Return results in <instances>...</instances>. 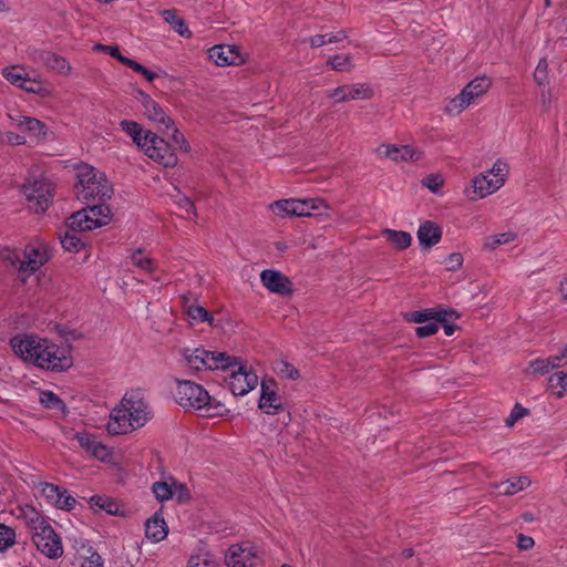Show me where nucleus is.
I'll use <instances>...</instances> for the list:
<instances>
[{
  "label": "nucleus",
  "mask_w": 567,
  "mask_h": 567,
  "mask_svg": "<svg viewBox=\"0 0 567 567\" xmlns=\"http://www.w3.org/2000/svg\"><path fill=\"white\" fill-rule=\"evenodd\" d=\"M75 504V498L65 488H63L59 495V503H53L52 506L63 511H71L74 508Z\"/></svg>",
  "instance_id": "52"
},
{
  "label": "nucleus",
  "mask_w": 567,
  "mask_h": 567,
  "mask_svg": "<svg viewBox=\"0 0 567 567\" xmlns=\"http://www.w3.org/2000/svg\"><path fill=\"white\" fill-rule=\"evenodd\" d=\"M492 81L487 76H477L472 80L455 97L451 99L445 105V112L450 115H458L466 107L475 104L484 94L487 93Z\"/></svg>",
  "instance_id": "8"
},
{
  "label": "nucleus",
  "mask_w": 567,
  "mask_h": 567,
  "mask_svg": "<svg viewBox=\"0 0 567 567\" xmlns=\"http://www.w3.org/2000/svg\"><path fill=\"white\" fill-rule=\"evenodd\" d=\"M454 311H447V310H423V311H415L412 313V320L417 323H424L429 321V319H437L439 321H446L447 317L454 316Z\"/></svg>",
  "instance_id": "36"
},
{
  "label": "nucleus",
  "mask_w": 567,
  "mask_h": 567,
  "mask_svg": "<svg viewBox=\"0 0 567 567\" xmlns=\"http://www.w3.org/2000/svg\"><path fill=\"white\" fill-rule=\"evenodd\" d=\"M293 214L296 217L311 216L313 212L328 210L329 205L321 198H306L296 199L293 198Z\"/></svg>",
  "instance_id": "27"
},
{
  "label": "nucleus",
  "mask_w": 567,
  "mask_h": 567,
  "mask_svg": "<svg viewBox=\"0 0 567 567\" xmlns=\"http://www.w3.org/2000/svg\"><path fill=\"white\" fill-rule=\"evenodd\" d=\"M33 94H37L41 97H52L53 90L42 82L41 85H37V89L33 90Z\"/></svg>",
  "instance_id": "64"
},
{
  "label": "nucleus",
  "mask_w": 567,
  "mask_h": 567,
  "mask_svg": "<svg viewBox=\"0 0 567 567\" xmlns=\"http://www.w3.org/2000/svg\"><path fill=\"white\" fill-rule=\"evenodd\" d=\"M17 542L16 529L11 526L0 523V553L7 551Z\"/></svg>",
  "instance_id": "42"
},
{
  "label": "nucleus",
  "mask_w": 567,
  "mask_h": 567,
  "mask_svg": "<svg viewBox=\"0 0 567 567\" xmlns=\"http://www.w3.org/2000/svg\"><path fill=\"white\" fill-rule=\"evenodd\" d=\"M132 265L146 274H154L156 270L155 261L146 256L142 249L133 250L128 256Z\"/></svg>",
  "instance_id": "31"
},
{
  "label": "nucleus",
  "mask_w": 567,
  "mask_h": 567,
  "mask_svg": "<svg viewBox=\"0 0 567 567\" xmlns=\"http://www.w3.org/2000/svg\"><path fill=\"white\" fill-rule=\"evenodd\" d=\"M509 173L508 164L497 159L491 169L476 175L464 193L472 202L483 199L502 188Z\"/></svg>",
  "instance_id": "6"
},
{
  "label": "nucleus",
  "mask_w": 567,
  "mask_h": 567,
  "mask_svg": "<svg viewBox=\"0 0 567 567\" xmlns=\"http://www.w3.org/2000/svg\"><path fill=\"white\" fill-rule=\"evenodd\" d=\"M417 240L423 249H430L440 243L442 229L431 220L422 223L417 229Z\"/></svg>",
  "instance_id": "25"
},
{
  "label": "nucleus",
  "mask_w": 567,
  "mask_h": 567,
  "mask_svg": "<svg viewBox=\"0 0 567 567\" xmlns=\"http://www.w3.org/2000/svg\"><path fill=\"white\" fill-rule=\"evenodd\" d=\"M185 363L193 370H228L238 363V358L224 351H209L204 348L185 349L182 352Z\"/></svg>",
  "instance_id": "7"
},
{
  "label": "nucleus",
  "mask_w": 567,
  "mask_h": 567,
  "mask_svg": "<svg viewBox=\"0 0 567 567\" xmlns=\"http://www.w3.org/2000/svg\"><path fill=\"white\" fill-rule=\"evenodd\" d=\"M74 439L78 441L81 449L90 456L101 462H112V450L102 443L96 435L87 432H76Z\"/></svg>",
  "instance_id": "17"
},
{
  "label": "nucleus",
  "mask_w": 567,
  "mask_h": 567,
  "mask_svg": "<svg viewBox=\"0 0 567 567\" xmlns=\"http://www.w3.org/2000/svg\"><path fill=\"white\" fill-rule=\"evenodd\" d=\"M186 567H216V561L210 551L199 548L190 555Z\"/></svg>",
  "instance_id": "34"
},
{
  "label": "nucleus",
  "mask_w": 567,
  "mask_h": 567,
  "mask_svg": "<svg viewBox=\"0 0 567 567\" xmlns=\"http://www.w3.org/2000/svg\"><path fill=\"white\" fill-rule=\"evenodd\" d=\"M534 78L539 85H545L548 82V63L546 59L539 60L534 73Z\"/></svg>",
  "instance_id": "57"
},
{
  "label": "nucleus",
  "mask_w": 567,
  "mask_h": 567,
  "mask_svg": "<svg viewBox=\"0 0 567 567\" xmlns=\"http://www.w3.org/2000/svg\"><path fill=\"white\" fill-rule=\"evenodd\" d=\"M178 205L181 208H183L188 215H193L195 216L196 215V210H195V206L193 204V202L187 198V197H183L178 200Z\"/></svg>",
  "instance_id": "61"
},
{
  "label": "nucleus",
  "mask_w": 567,
  "mask_h": 567,
  "mask_svg": "<svg viewBox=\"0 0 567 567\" xmlns=\"http://www.w3.org/2000/svg\"><path fill=\"white\" fill-rule=\"evenodd\" d=\"M516 238V234L513 231H506L488 236L483 241V248L486 250H494L501 245L508 244Z\"/></svg>",
  "instance_id": "40"
},
{
  "label": "nucleus",
  "mask_w": 567,
  "mask_h": 567,
  "mask_svg": "<svg viewBox=\"0 0 567 567\" xmlns=\"http://www.w3.org/2000/svg\"><path fill=\"white\" fill-rule=\"evenodd\" d=\"M138 101L142 104L144 115L152 122L169 128L173 121L166 114L164 109L155 102L148 94L138 92Z\"/></svg>",
  "instance_id": "22"
},
{
  "label": "nucleus",
  "mask_w": 567,
  "mask_h": 567,
  "mask_svg": "<svg viewBox=\"0 0 567 567\" xmlns=\"http://www.w3.org/2000/svg\"><path fill=\"white\" fill-rule=\"evenodd\" d=\"M8 118L11 125L27 134L31 142H43L48 136V127L40 120L31 116H25L20 113H9Z\"/></svg>",
  "instance_id": "15"
},
{
  "label": "nucleus",
  "mask_w": 567,
  "mask_h": 567,
  "mask_svg": "<svg viewBox=\"0 0 567 567\" xmlns=\"http://www.w3.org/2000/svg\"><path fill=\"white\" fill-rule=\"evenodd\" d=\"M2 76L12 85L21 89L28 82V74L24 68L19 65L7 66L2 70Z\"/></svg>",
  "instance_id": "32"
},
{
  "label": "nucleus",
  "mask_w": 567,
  "mask_h": 567,
  "mask_svg": "<svg viewBox=\"0 0 567 567\" xmlns=\"http://www.w3.org/2000/svg\"><path fill=\"white\" fill-rule=\"evenodd\" d=\"M231 368L237 369L231 372L228 380L229 389L234 395L244 396L258 385V375L254 372L251 367L244 363L239 358L238 363L231 365L229 369Z\"/></svg>",
  "instance_id": "14"
},
{
  "label": "nucleus",
  "mask_w": 567,
  "mask_h": 567,
  "mask_svg": "<svg viewBox=\"0 0 567 567\" xmlns=\"http://www.w3.org/2000/svg\"><path fill=\"white\" fill-rule=\"evenodd\" d=\"M274 370L279 377L287 380H297L299 378V371L286 360L277 361Z\"/></svg>",
  "instance_id": "46"
},
{
  "label": "nucleus",
  "mask_w": 567,
  "mask_h": 567,
  "mask_svg": "<svg viewBox=\"0 0 567 567\" xmlns=\"http://www.w3.org/2000/svg\"><path fill=\"white\" fill-rule=\"evenodd\" d=\"M161 16L178 35L186 39L192 38V31L186 25L184 19L177 16V11L175 9L163 10L161 11Z\"/></svg>",
  "instance_id": "28"
},
{
  "label": "nucleus",
  "mask_w": 567,
  "mask_h": 567,
  "mask_svg": "<svg viewBox=\"0 0 567 567\" xmlns=\"http://www.w3.org/2000/svg\"><path fill=\"white\" fill-rule=\"evenodd\" d=\"M530 484V481L526 476L520 477H514L511 480H507L505 482H502L496 487L498 489V494L502 495H513L516 494L519 491L525 489Z\"/></svg>",
  "instance_id": "30"
},
{
  "label": "nucleus",
  "mask_w": 567,
  "mask_h": 567,
  "mask_svg": "<svg viewBox=\"0 0 567 567\" xmlns=\"http://www.w3.org/2000/svg\"><path fill=\"white\" fill-rule=\"evenodd\" d=\"M75 195L79 200H104L112 195V186L106 176L87 164L76 168Z\"/></svg>",
  "instance_id": "4"
},
{
  "label": "nucleus",
  "mask_w": 567,
  "mask_h": 567,
  "mask_svg": "<svg viewBox=\"0 0 567 567\" xmlns=\"http://www.w3.org/2000/svg\"><path fill=\"white\" fill-rule=\"evenodd\" d=\"M187 315L193 322H208L213 323L212 315L200 305H190L187 309Z\"/></svg>",
  "instance_id": "47"
},
{
  "label": "nucleus",
  "mask_w": 567,
  "mask_h": 567,
  "mask_svg": "<svg viewBox=\"0 0 567 567\" xmlns=\"http://www.w3.org/2000/svg\"><path fill=\"white\" fill-rule=\"evenodd\" d=\"M126 66L132 69L134 72L141 74L150 83H152L157 78L156 73L146 69L141 63H138L132 59H130Z\"/></svg>",
  "instance_id": "54"
},
{
  "label": "nucleus",
  "mask_w": 567,
  "mask_h": 567,
  "mask_svg": "<svg viewBox=\"0 0 567 567\" xmlns=\"http://www.w3.org/2000/svg\"><path fill=\"white\" fill-rule=\"evenodd\" d=\"M0 142L12 146H19L27 144V136L11 132H0Z\"/></svg>",
  "instance_id": "51"
},
{
  "label": "nucleus",
  "mask_w": 567,
  "mask_h": 567,
  "mask_svg": "<svg viewBox=\"0 0 567 567\" xmlns=\"http://www.w3.org/2000/svg\"><path fill=\"white\" fill-rule=\"evenodd\" d=\"M527 372L534 375L546 374L549 372L548 362L546 361L545 358H537L535 360H532L528 364Z\"/></svg>",
  "instance_id": "55"
},
{
  "label": "nucleus",
  "mask_w": 567,
  "mask_h": 567,
  "mask_svg": "<svg viewBox=\"0 0 567 567\" xmlns=\"http://www.w3.org/2000/svg\"><path fill=\"white\" fill-rule=\"evenodd\" d=\"M93 50L94 51L105 52V53L110 54L112 58L116 59L118 62H121L124 65H126L127 62L130 61V58L123 55L118 51V48L115 47V45H105V44L97 43V44H95L93 47Z\"/></svg>",
  "instance_id": "50"
},
{
  "label": "nucleus",
  "mask_w": 567,
  "mask_h": 567,
  "mask_svg": "<svg viewBox=\"0 0 567 567\" xmlns=\"http://www.w3.org/2000/svg\"><path fill=\"white\" fill-rule=\"evenodd\" d=\"M3 261L18 270L21 280L39 270L50 258L49 246L44 241H33L25 246L21 259L14 251L6 248L0 254Z\"/></svg>",
  "instance_id": "5"
},
{
  "label": "nucleus",
  "mask_w": 567,
  "mask_h": 567,
  "mask_svg": "<svg viewBox=\"0 0 567 567\" xmlns=\"http://www.w3.org/2000/svg\"><path fill=\"white\" fill-rule=\"evenodd\" d=\"M90 505L94 509L103 511L110 515H116L118 505L107 496L94 495L90 498Z\"/></svg>",
  "instance_id": "38"
},
{
  "label": "nucleus",
  "mask_w": 567,
  "mask_h": 567,
  "mask_svg": "<svg viewBox=\"0 0 567 567\" xmlns=\"http://www.w3.org/2000/svg\"><path fill=\"white\" fill-rule=\"evenodd\" d=\"M120 125L122 130L132 137L133 142L140 148L148 131L143 130V127L134 121L124 120L120 123Z\"/></svg>",
  "instance_id": "35"
},
{
  "label": "nucleus",
  "mask_w": 567,
  "mask_h": 567,
  "mask_svg": "<svg viewBox=\"0 0 567 567\" xmlns=\"http://www.w3.org/2000/svg\"><path fill=\"white\" fill-rule=\"evenodd\" d=\"M79 233V230H71L66 227V231L60 237L61 245L65 250L76 252L83 247L84 244Z\"/></svg>",
  "instance_id": "37"
},
{
  "label": "nucleus",
  "mask_w": 567,
  "mask_h": 567,
  "mask_svg": "<svg viewBox=\"0 0 567 567\" xmlns=\"http://www.w3.org/2000/svg\"><path fill=\"white\" fill-rule=\"evenodd\" d=\"M382 236L396 250H405L411 246L412 236L404 230H394L386 228L382 230Z\"/></svg>",
  "instance_id": "29"
},
{
  "label": "nucleus",
  "mask_w": 567,
  "mask_h": 567,
  "mask_svg": "<svg viewBox=\"0 0 567 567\" xmlns=\"http://www.w3.org/2000/svg\"><path fill=\"white\" fill-rule=\"evenodd\" d=\"M45 68L64 76L70 75L72 72V66L69 61L54 52H51Z\"/></svg>",
  "instance_id": "33"
},
{
  "label": "nucleus",
  "mask_w": 567,
  "mask_h": 567,
  "mask_svg": "<svg viewBox=\"0 0 567 567\" xmlns=\"http://www.w3.org/2000/svg\"><path fill=\"white\" fill-rule=\"evenodd\" d=\"M175 398L184 409L200 411L206 417L219 416L226 411L225 406L213 399L206 389L193 381H177Z\"/></svg>",
  "instance_id": "3"
},
{
  "label": "nucleus",
  "mask_w": 567,
  "mask_h": 567,
  "mask_svg": "<svg viewBox=\"0 0 567 567\" xmlns=\"http://www.w3.org/2000/svg\"><path fill=\"white\" fill-rule=\"evenodd\" d=\"M10 346L18 357L39 369L61 372L72 365L69 350L47 338L33 334L16 336L10 340Z\"/></svg>",
  "instance_id": "1"
},
{
  "label": "nucleus",
  "mask_w": 567,
  "mask_h": 567,
  "mask_svg": "<svg viewBox=\"0 0 567 567\" xmlns=\"http://www.w3.org/2000/svg\"><path fill=\"white\" fill-rule=\"evenodd\" d=\"M328 65L338 72H348L353 68L351 55L337 54L329 59Z\"/></svg>",
  "instance_id": "45"
},
{
  "label": "nucleus",
  "mask_w": 567,
  "mask_h": 567,
  "mask_svg": "<svg viewBox=\"0 0 567 567\" xmlns=\"http://www.w3.org/2000/svg\"><path fill=\"white\" fill-rule=\"evenodd\" d=\"M423 185L431 192L437 193L443 185V179L439 175H429L423 179Z\"/></svg>",
  "instance_id": "59"
},
{
  "label": "nucleus",
  "mask_w": 567,
  "mask_h": 567,
  "mask_svg": "<svg viewBox=\"0 0 567 567\" xmlns=\"http://www.w3.org/2000/svg\"><path fill=\"white\" fill-rule=\"evenodd\" d=\"M327 97L336 102H348L353 100H368L372 96V90L363 84L342 85L327 91Z\"/></svg>",
  "instance_id": "21"
},
{
  "label": "nucleus",
  "mask_w": 567,
  "mask_h": 567,
  "mask_svg": "<svg viewBox=\"0 0 567 567\" xmlns=\"http://www.w3.org/2000/svg\"><path fill=\"white\" fill-rule=\"evenodd\" d=\"M293 208V198L279 199L270 204L272 213L280 217L292 216Z\"/></svg>",
  "instance_id": "48"
},
{
  "label": "nucleus",
  "mask_w": 567,
  "mask_h": 567,
  "mask_svg": "<svg viewBox=\"0 0 567 567\" xmlns=\"http://www.w3.org/2000/svg\"><path fill=\"white\" fill-rule=\"evenodd\" d=\"M347 38L344 31H338L336 33L317 34L309 38V44L312 48H320L326 44L337 43Z\"/></svg>",
  "instance_id": "41"
},
{
  "label": "nucleus",
  "mask_w": 567,
  "mask_h": 567,
  "mask_svg": "<svg viewBox=\"0 0 567 567\" xmlns=\"http://www.w3.org/2000/svg\"><path fill=\"white\" fill-rule=\"evenodd\" d=\"M152 492L159 502L176 499L178 503H184L190 497L186 485L172 477L162 482H155L152 486Z\"/></svg>",
  "instance_id": "16"
},
{
  "label": "nucleus",
  "mask_w": 567,
  "mask_h": 567,
  "mask_svg": "<svg viewBox=\"0 0 567 567\" xmlns=\"http://www.w3.org/2000/svg\"><path fill=\"white\" fill-rule=\"evenodd\" d=\"M444 262L449 271H456L463 265V256L460 252H452L446 257Z\"/></svg>",
  "instance_id": "58"
},
{
  "label": "nucleus",
  "mask_w": 567,
  "mask_h": 567,
  "mask_svg": "<svg viewBox=\"0 0 567 567\" xmlns=\"http://www.w3.org/2000/svg\"><path fill=\"white\" fill-rule=\"evenodd\" d=\"M39 401L47 409L58 411H64L65 409L63 401L52 391H42L39 395Z\"/></svg>",
  "instance_id": "44"
},
{
  "label": "nucleus",
  "mask_w": 567,
  "mask_h": 567,
  "mask_svg": "<svg viewBox=\"0 0 567 567\" xmlns=\"http://www.w3.org/2000/svg\"><path fill=\"white\" fill-rule=\"evenodd\" d=\"M377 154L395 163L417 162L422 157V153L411 145L382 144L377 148Z\"/></svg>",
  "instance_id": "18"
},
{
  "label": "nucleus",
  "mask_w": 567,
  "mask_h": 567,
  "mask_svg": "<svg viewBox=\"0 0 567 567\" xmlns=\"http://www.w3.org/2000/svg\"><path fill=\"white\" fill-rule=\"evenodd\" d=\"M38 488L41 496H43L50 505H53V503H59V495L63 489L62 487L52 483L44 482L40 483Z\"/></svg>",
  "instance_id": "43"
},
{
  "label": "nucleus",
  "mask_w": 567,
  "mask_h": 567,
  "mask_svg": "<svg viewBox=\"0 0 567 567\" xmlns=\"http://www.w3.org/2000/svg\"><path fill=\"white\" fill-rule=\"evenodd\" d=\"M168 527L161 513H155L145 523V536L153 543H159L167 537Z\"/></svg>",
  "instance_id": "26"
},
{
  "label": "nucleus",
  "mask_w": 567,
  "mask_h": 567,
  "mask_svg": "<svg viewBox=\"0 0 567 567\" xmlns=\"http://www.w3.org/2000/svg\"><path fill=\"white\" fill-rule=\"evenodd\" d=\"M517 546L519 549L527 550L534 546V539L526 535H519L517 540Z\"/></svg>",
  "instance_id": "62"
},
{
  "label": "nucleus",
  "mask_w": 567,
  "mask_h": 567,
  "mask_svg": "<svg viewBox=\"0 0 567 567\" xmlns=\"http://www.w3.org/2000/svg\"><path fill=\"white\" fill-rule=\"evenodd\" d=\"M260 386L259 409L267 414H276L281 409V400L275 390L274 381L262 380Z\"/></svg>",
  "instance_id": "24"
},
{
  "label": "nucleus",
  "mask_w": 567,
  "mask_h": 567,
  "mask_svg": "<svg viewBox=\"0 0 567 567\" xmlns=\"http://www.w3.org/2000/svg\"><path fill=\"white\" fill-rule=\"evenodd\" d=\"M152 417V408L140 394L126 393L112 410L106 429L113 435L126 434L145 426Z\"/></svg>",
  "instance_id": "2"
},
{
  "label": "nucleus",
  "mask_w": 567,
  "mask_h": 567,
  "mask_svg": "<svg viewBox=\"0 0 567 567\" xmlns=\"http://www.w3.org/2000/svg\"><path fill=\"white\" fill-rule=\"evenodd\" d=\"M548 388L551 390L558 389V391L555 392V396L560 399L565 395L567 392V371H559L556 373H553L548 380Z\"/></svg>",
  "instance_id": "39"
},
{
  "label": "nucleus",
  "mask_w": 567,
  "mask_h": 567,
  "mask_svg": "<svg viewBox=\"0 0 567 567\" xmlns=\"http://www.w3.org/2000/svg\"><path fill=\"white\" fill-rule=\"evenodd\" d=\"M261 561L259 548L251 543L234 544L225 556L228 567H259Z\"/></svg>",
  "instance_id": "12"
},
{
  "label": "nucleus",
  "mask_w": 567,
  "mask_h": 567,
  "mask_svg": "<svg viewBox=\"0 0 567 567\" xmlns=\"http://www.w3.org/2000/svg\"><path fill=\"white\" fill-rule=\"evenodd\" d=\"M208 59L218 66L239 65L244 58L238 47L231 44H218L208 50Z\"/></svg>",
  "instance_id": "19"
},
{
  "label": "nucleus",
  "mask_w": 567,
  "mask_h": 567,
  "mask_svg": "<svg viewBox=\"0 0 567 567\" xmlns=\"http://www.w3.org/2000/svg\"><path fill=\"white\" fill-rule=\"evenodd\" d=\"M82 567H104L100 555L92 554L82 565Z\"/></svg>",
  "instance_id": "63"
},
{
  "label": "nucleus",
  "mask_w": 567,
  "mask_h": 567,
  "mask_svg": "<svg viewBox=\"0 0 567 567\" xmlns=\"http://www.w3.org/2000/svg\"><path fill=\"white\" fill-rule=\"evenodd\" d=\"M11 515L17 520L23 523L31 533L35 532L38 527L42 526L48 520L42 513L30 504H18L11 509Z\"/></svg>",
  "instance_id": "20"
},
{
  "label": "nucleus",
  "mask_w": 567,
  "mask_h": 567,
  "mask_svg": "<svg viewBox=\"0 0 567 567\" xmlns=\"http://www.w3.org/2000/svg\"><path fill=\"white\" fill-rule=\"evenodd\" d=\"M111 220V210L105 205H93L72 214L66 227L81 233L105 226Z\"/></svg>",
  "instance_id": "9"
},
{
  "label": "nucleus",
  "mask_w": 567,
  "mask_h": 567,
  "mask_svg": "<svg viewBox=\"0 0 567 567\" xmlns=\"http://www.w3.org/2000/svg\"><path fill=\"white\" fill-rule=\"evenodd\" d=\"M32 542L37 549L50 559H58L63 555V545L49 520L32 533Z\"/></svg>",
  "instance_id": "11"
},
{
  "label": "nucleus",
  "mask_w": 567,
  "mask_h": 567,
  "mask_svg": "<svg viewBox=\"0 0 567 567\" xmlns=\"http://www.w3.org/2000/svg\"><path fill=\"white\" fill-rule=\"evenodd\" d=\"M151 159L165 167H173L177 163V157L172 152L165 140L153 132H147L144 142L140 147Z\"/></svg>",
  "instance_id": "13"
},
{
  "label": "nucleus",
  "mask_w": 567,
  "mask_h": 567,
  "mask_svg": "<svg viewBox=\"0 0 567 567\" xmlns=\"http://www.w3.org/2000/svg\"><path fill=\"white\" fill-rule=\"evenodd\" d=\"M260 281L269 291L279 295H290L292 292V284L288 277L277 270H262Z\"/></svg>",
  "instance_id": "23"
},
{
  "label": "nucleus",
  "mask_w": 567,
  "mask_h": 567,
  "mask_svg": "<svg viewBox=\"0 0 567 567\" xmlns=\"http://www.w3.org/2000/svg\"><path fill=\"white\" fill-rule=\"evenodd\" d=\"M439 328L440 321L437 319H429V321L416 328V334L421 338L430 337L435 334L439 331Z\"/></svg>",
  "instance_id": "53"
},
{
  "label": "nucleus",
  "mask_w": 567,
  "mask_h": 567,
  "mask_svg": "<svg viewBox=\"0 0 567 567\" xmlns=\"http://www.w3.org/2000/svg\"><path fill=\"white\" fill-rule=\"evenodd\" d=\"M565 358H566V355H565L563 350L557 355H551V357L545 358L546 361L548 362L549 371L558 369L560 367H564L565 365V362H564Z\"/></svg>",
  "instance_id": "60"
},
{
  "label": "nucleus",
  "mask_w": 567,
  "mask_h": 567,
  "mask_svg": "<svg viewBox=\"0 0 567 567\" xmlns=\"http://www.w3.org/2000/svg\"><path fill=\"white\" fill-rule=\"evenodd\" d=\"M528 414V410L520 404L516 403L512 409L509 415L505 420V424L508 427L514 426V424L520 420L523 416Z\"/></svg>",
  "instance_id": "56"
},
{
  "label": "nucleus",
  "mask_w": 567,
  "mask_h": 567,
  "mask_svg": "<svg viewBox=\"0 0 567 567\" xmlns=\"http://www.w3.org/2000/svg\"><path fill=\"white\" fill-rule=\"evenodd\" d=\"M51 51L39 49L35 47H30L27 50V56L33 63L45 66L49 60Z\"/></svg>",
  "instance_id": "49"
},
{
  "label": "nucleus",
  "mask_w": 567,
  "mask_h": 567,
  "mask_svg": "<svg viewBox=\"0 0 567 567\" xmlns=\"http://www.w3.org/2000/svg\"><path fill=\"white\" fill-rule=\"evenodd\" d=\"M53 185L44 176L28 179L22 186V193L30 209L35 213H44L52 202Z\"/></svg>",
  "instance_id": "10"
}]
</instances>
